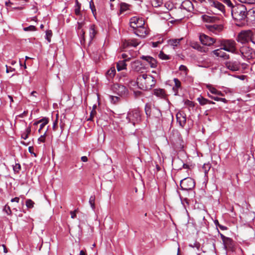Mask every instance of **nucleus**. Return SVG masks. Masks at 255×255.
Instances as JSON below:
<instances>
[{
	"instance_id": "nucleus-5",
	"label": "nucleus",
	"mask_w": 255,
	"mask_h": 255,
	"mask_svg": "<svg viewBox=\"0 0 255 255\" xmlns=\"http://www.w3.org/2000/svg\"><path fill=\"white\" fill-rule=\"evenodd\" d=\"M238 51V54H240L243 58L249 60L255 57V51L247 45L240 47Z\"/></svg>"
},
{
	"instance_id": "nucleus-16",
	"label": "nucleus",
	"mask_w": 255,
	"mask_h": 255,
	"mask_svg": "<svg viewBox=\"0 0 255 255\" xmlns=\"http://www.w3.org/2000/svg\"><path fill=\"white\" fill-rule=\"evenodd\" d=\"M131 68L134 71L139 73H143L144 70H145L141 62L138 60L131 63Z\"/></svg>"
},
{
	"instance_id": "nucleus-41",
	"label": "nucleus",
	"mask_w": 255,
	"mask_h": 255,
	"mask_svg": "<svg viewBox=\"0 0 255 255\" xmlns=\"http://www.w3.org/2000/svg\"><path fill=\"white\" fill-rule=\"evenodd\" d=\"M122 58H123V60H125V61H129L132 58V56L131 55L129 56L127 53H123L121 55Z\"/></svg>"
},
{
	"instance_id": "nucleus-53",
	"label": "nucleus",
	"mask_w": 255,
	"mask_h": 255,
	"mask_svg": "<svg viewBox=\"0 0 255 255\" xmlns=\"http://www.w3.org/2000/svg\"><path fill=\"white\" fill-rule=\"evenodd\" d=\"M128 8V5L126 4H122L121 5V11H125Z\"/></svg>"
},
{
	"instance_id": "nucleus-42",
	"label": "nucleus",
	"mask_w": 255,
	"mask_h": 255,
	"mask_svg": "<svg viewBox=\"0 0 255 255\" xmlns=\"http://www.w3.org/2000/svg\"><path fill=\"white\" fill-rule=\"evenodd\" d=\"M52 35V32L51 30H47L46 31L45 38L47 40L50 42L51 41V37Z\"/></svg>"
},
{
	"instance_id": "nucleus-35",
	"label": "nucleus",
	"mask_w": 255,
	"mask_h": 255,
	"mask_svg": "<svg viewBox=\"0 0 255 255\" xmlns=\"http://www.w3.org/2000/svg\"><path fill=\"white\" fill-rule=\"evenodd\" d=\"M151 3L152 6L158 7L163 4V0H151Z\"/></svg>"
},
{
	"instance_id": "nucleus-58",
	"label": "nucleus",
	"mask_w": 255,
	"mask_h": 255,
	"mask_svg": "<svg viewBox=\"0 0 255 255\" xmlns=\"http://www.w3.org/2000/svg\"><path fill=\"white\" fill-rule=\"evenodd\" d=\"M5 4L7 7H10L12 4V3L10 1V0H7L5 1Z\"/></svg>"
},
{
	"instance_id": "nucleus-37",
	"label": "nucleus",
	"mask_w": 255,
	"mask_h": 255,
	"mask_svg": "<svg viewBox=\"0 0 255 255\" xmlns=\"http://www.w3.org/2000/svg\"><path fill=\"white\" fill-rule=\"evenodd\" d=\"M95 196L94 195L91 196L89 199V202L93 210H94L95 209Z\"/></svg>"
},
{
	"instance_id": "nucleus-11",
	"label": "nucleus",
	"mask_w": 255,
	"mask_h": 255,
	"mask_svg": "<svg viewBox=\"0 0 255 255\" xmlns=\"http://www.w3.org/2000/svg\"><path fill=\"white\" fill-rule=\"evenodd\" d=\"M224 249L228 252H231L232 253H238V248H236V243L232 239L229 238L223 243Z\"/></svg>"
},
{
	"instance_id": "nucleus-63",
	"label": "nucleus",
	"mask_w": 255,
	"mask_h": 255,
	"mask_svg": "<svg viewBox=\"0 0 255 255\" xmlns=\"http://www.w3.org/2000/svg\"><path fill=\"white\" fill-rule=\"evenodd\" d=\"M27 113H28L27 111H24L23 113H22L19 115V117L20 118H23L27 115Z\"/></svg>"
},
{
	"instance_id": "nucleus-9",
	"label": "nucleus",
	"mask_w": 255,
	"mask_h": 255,
	"mask_svg": "<svg viewBox=\"0 0 255 255\" xmlns=\"http://www.w3.org/2000/svg\"><path fill=\"white\" fill-rule=\"evenodd\" d=\"M199 39L201 43L206 46H211L214 43H218V39L211 37L204 33H201L199 35Z\"/></svg>"
},
{
	"instance_id": "nucleus-43",
	"label": "nucleus",
	"mask_w": 255,
	"mask_h": 255,
	"mask_svg": "<svg viewBox=\"0 0 255 255\" xmlns=\"http://www.w3.org/2000/svg\"><path fill=\"white\" fill-rule=\"evenodd\" d=\"M214 223L217 227H218L222 230H226L228 229L227 227L220 224L217 220L214 221Z\"/></svg>"
},
{
	"instance_id": "nucleus-19",
	"label": "nucleus",
	"mask_w": 255,
	"mask_h": 255,
	"mask_svg": "<svg viewBox=\"0 0 255 255\" xmlns=\"http://www.w3.org/2000/svg\"><path fill=\"white\" fill-rule=\"evenodd\" d=\"M140 58L146 61L151 68H155L157 66V61L153 57L149 56H142Z\"/></svg>"
},
{
	"instance_id": "nucleus-31",
	"label": "nucleus",
	"mask_w": 255,
	"mask_h": 255,
	"mask_svg": "<svg viewBox=\"0 0 255 255\" xmlns=\"http://www.w3.org/2000/svg\"><path fill=\"white\" fill-rule=\"evenodd\" d=\"M183 38L172 39L168 40V44L174 48L177 47L180 43V42Z\"/></svg>"
},
{
	"instance_id": "nucleus-54",
	"label": "nucleus",
	"mask_w": 255,
	"mask_h": 255,
	"mask_svg": "<svg viewBox=\"0 0 255 255\" xmlns=\"http://www.w3.org/2000/svg\"><path fill=\"white\" fill-rule=\"evenodd\" d=\"M224 2H225L229 6L232 7L234 5L232 3L230 0H223Z\"/></svg>"
},
{
	"instance_id": "nucleus-2",
	"label": "nucleus",
	"mask_w": 255,
	"mask_h": 255,
	"mask_svg": "<svg viewBox=\"0 0 255 255\" xmlns=\"http://www.w3.org/2000/svg\"><path fill=\"white\" fill-rule=\"evenodd\" d=\"M231 13L233 18L237 21L245 20L248 14L246 7L241 3L237 4L232 6Z\"/></svg>"
},
{
	"instance_id": "nucleus-39",
	"label": "nucleus",
	"mask_w": 255,
	"mask_h": 255,
	"mask_svg": "<svg viewBox=\"0 0 255 255\" xmlns=\"http://www.w3.org/2000/svg\"><path fill=\"white\" fill-rule=\"evenodd\" d=\"M3 211L4 212L8 215H11L12 213L10 207L7 205H5L4 206L3 209Z\"/></svg>"
},
{
	"instance_id": "nucleus-18",
	"label": "nucleus",
	"mask_w": 255,
	"mask_h": 255,
	"mask_svg": "<svg viewBox=\"0 0 255 255\" xmlns=\"http://www.w3.org/2000/svg\"><path fill=\"white\" fill-rule=\"evenodd\" d=\"M139 44L136 39H130L128 40H125L123 42V46L124 48L128 47H136Z\"/></svg>"
},
{
	"instance_id": "nucleus-7",
	"label": "nucleus",
	"mask_w": 255,
	"mask_h": 255,
	"mask_svg": "<svg viewBox=\"0 0 255 255\" xmlns=\"http://www.w3.org/2000/svg\"><path fill=\"white\" fill-rule=\"evenodd\" d=\"M86 27V23L84 21L78 22L77 25L76 27V31L80 39V42L81 44H83L85 42V31L84 28Z\"/></svg>"
},
{
	"instance_id": "nucleus-14",
	"label": "nucleus",
	"mask_w": 255,
	"mask_h": 255,
	"mask_svg": "<svg viewBox=\"0 0 255 255\" xmlns=\"http://www.w3.org/2000/svg\"><path fill=\"white\" fill-rule=\"evenodd\" d=\"M134 33L139 37L144 38L148 34V30L143 26L133 29Z\"/></svg>"
},
{
	"instance_id": "nucleus-40",
	"label": "nucleus",
	"mask_w": 255,
	"mask_h": 255,
	"mask_svg": "<svg viewBox=\"0 0 255 255\" xmlns=\"http://www.w3.org/2000/svg\"><path fill=\"white\" fill-rule=\"evenodd\" d=\"M159 57L162 60H168L170 59V57L164 54L162 51H160L158 55Z\"/></svg>"
},
{
	"instance_id": "nucleus-15",
	"label": "nucleus",
	"mask_w": 255,
	"mask_h": 255,
	"mask_svg": "<svg viewBox=\"0 0 255 255\" xmlns=\"http://www.w3.org/2000/svg\"><path fill=\"white\" fill-rule=\"evenodd\" d=\"M177 121L181 127H184L186 123V114L182 112H179L176 114Z\"/></svg>"
},
{
	"instance_id": "nucleus-10",
	"label": "nucleus",
	"mask_w": 255,
	"mask_h": 255,
	"mask_svg": "<svg viewBox=\"0 0 255 255\" xmlns=\"http://www.w3.org/2000/svg\"><path fill=\"white\" fill-rule=\"evenodd\" d=\"M225 67L230 71L235 72L239 71L240 69L241 64L238 60H230L224 63Z\"/></svg>"
},
{
	"instance_id": "nucleus-20",
	"label": "nucleus",
	"mask_w": 255,
	"mask_h": 255,
	"mask_svg": "<svg viewBox=\"0 0 255 255\" xmlns=\"http://www.w3.org/2000/svg\"><path fill=\"white\" fill-rule=\"evenodd\" d=\"M223 49H222V47L218 49L214 50L212 51V53L215 55L217 57H220L223 58L225 59H228L229 58V55L222 51Z\"/></svg>"
},
{
	"instance_id": "nucleus-33",
	"label": "nucleus",
	"mask_w": 255,
	"mask_h": 255,
	"mask_svg": "<svg viewBox=\"0 0 255 255\" xmlns=\"http://www.w3.org/2000/svg\"><path fill=\"white\" fill-rule=\"evenodd\" d=\"M154 94L158 97H163L165 95L164 90L161 89H155Z\"/></svg>"
},
{
	"instance_id": "nucleus-8",
	"label": "nucleus",
	"mask_w": 255,
	"mask_h": 255,
	"mask_svg": "<svg viewBox=\"0 0 255 255\" xmlns=\"http://www.w3.org/2000/svg\"><path fill=\"white\" fill-rule=\"evenodd\" d=\"M195 185L194 179L190 177L185 178L180 181V186L183 190H191L194 188Z\"/></svg>"
},
{
	"instance_id": "nucleus-29",
	"label": "nucleus",
	"mask_w": 255,
	"mask_h": 255,
	"mask_svg": "<svg viewBox=\"0 0 255 255\" xmlns=\"http://www.w3.org/2000/svg\"><path fill=\"white\" fill-rule=\"evenodd\" d=\"M127 68L126 61L125 60H120L117 63V69L118 71L126 69Z\"/></svg>"
},
{
	"instance_id": "nucleus-23",
	"label": "nucleus",
	"mask_w": 255,
	"mask_h": 255,
	"mask_svg": "<svg viewBox=\"0 0 255 255\" xmlns=\"http://www.w3.org/2000/svg\"><path fill=\"white\" fill-rule=\"evenodd\" d=\"M161 116V113L160 111L158 109L154 108L153 109H152V116H151L150 120L154 119L155 121L158 123Z\"/></svg>"
},
{
	"instance_id": "nucleus-1",
	"label": "nucleus",
	"mask_w": 255,
	"mask_h": 255,
	"mask_svg": "<svg viewBox=\"0 0 255 255\" xmlns=\"http://www.w3.org/2000/svg\"><path fill=\"white\" fill-rule=\"evenodd\" d=\"M136 83L141 90H148L155 86L156 80L152 76L143 74L137 77Z\"/></svg>"
},
{
	"instance_id": "nucleus-45",
	"label": "nucleus",
	"mask_w": 255,
	"mask_h": 255,
	"mask_svg": "<svg viewBox=\"0 0 255 255\" xmlns=\"http://www.w3.org/2000/svg\"><path fill=\"white\" fill-rule=\"evenodd\" d=\"M20 169L21 166L19 163H16L13 167V169L15 173H18Z\"/></svg>"
},
{
	"instance_id": "nucleus-3",
	"label": "nucleus",
	"mask_w": 255,
	"mask_h": 255,
	"mask_svg": "<svg viewBox=\"0 0 255 255\" xmlns=\"http://www.w3.org/2000/svg\"><path fill=\"white\" fill-rule=\"evenodd\" d=\"M219 45H216V47L220 45L223 50L231 52L234 54H239V51L236 47L237 43L233 39H219L218 40Z\"/></svg>"
},
{
	"instance_id": "nucleus-38",
	"label": "nucleus",
	"mask_w": 255,
	"mask_h": 255,
	"mask_svg": "<svg viewBox=\"0 0 255 255\" xmlns=\"http://www.w3.org/2000/svg\"><path fill=\"white\" fill-rule=\"evenodd\" d=\"M26 206L28 208H32L34 206V202L31 199H27L25 203Z\"/></svg>"
},
{
	"instance_id": "nucleus-17",
	"label": "nucleus",
	"mask_w": 255,
	"mask_h": 255,
	"mask_svg": "<svg viewBox=\"0 0 255 255\" xmlns=\"http://www.w3.org/2000/svg\"><path fill=\"white\" fill-rule=\"evenodd\" d=\"M89 43H91L92 41L95 38L96 35L98 33L97 27L95 24H90L89 26Z\"/></svg>"
},
{
	"instance_id": "nucleus-61",
	"label": "nucleus",
	"mask_w": 255,
	"mask_h": 255,
	"mask_svg": "<svg viewBox=\"0 0 255 255\" xmlns=\"http://www.w3.org/2000/svg\"><path fill=\"white\" fill-rule=\"evenodd\" d=\"M28 137V135L26 133H25V132H23L22 134H21V138H23V139H26Z\"/></svg>"
},
{
	"instance_id": "nucleus-6",
	"label": "nucleus",
	"mask_w": 255,
	"mask_h": 255,
	"mask_svg": "<svg viewBox=\"0 0 255 255\" xmlns=\"http://www.w3.org/2000/svg\"><path fill=\"white\" fill-rule=\"evenodd\" d=\"M126 118L128 120L129 123H131L133 125L139 123L141 121L140 112L137 109L129 111Z\"/></svg>"
},
{
	"instance_id": "nucleus-52",
	"label": "nucleus",
	"mask_w": 255,
	"mask_h": 255,
	"mask_svg": "<svg viewBox=\"0 0 255 255\" xmlns=\"http://www.w3.org/2000/svg\"><path fill=\"white\" fill-rule=\"evenodd\" d=\"M218 233L220 235L221 238L223 241V243H224V242H225L229 238V237H227L225 236L223 234L220 233L219 231H218Z\"/></svg>"
},
{
	"instance_id": "nucleus-48",
	"label": "nucleus",
	"mask_w": 255,
	"mask_h": 255,
	"mask_svg": "<svg viewBox=\"0 0 255 255\" xmlns=\"http://www.w3.org/2000/svg\"><path fill=\"white\" fill-rule=\"evenodd\" d=\"M185 104L189 106V107L193 108L194 107V103L193 102L189 101L188 100H186L185 101Z\"/></svg>"
},
{
	"instance_id": "nucleus-57",
	"label": "nucleus",
	"mask_w": 255,
	"mask_h": 255,
	"mask_svg": "<svg viewBox=\"0 0 255 255\" xmlns=\"http://www.w3.org/2000/svg\"><path fill=\"white\" fill-rule=\"evenodd\" d=\"M57 127V120H56L53 124L52 128L54 130H56V128Z\"/></svg>"
},
{
	"instance_id": "nucleus-44",
	"label": "nucleus",
	"mask_w": 255,
	"mask_h": 255,
	"mask_svg": "<svg viewBox=\"0 0 255 255\" xmlns=\"http://www.w3.org/2000/svg\"><path fill=\"white\" fill-rule=\"evenodd\" d=\"M90 8L91 9L93 14H94V16H95L96 14V10L94 2L92 0H91L90 2Z\"/></svg>"
},
{
	"instance_id": "nucleus-32",
	"label": "nucleus",
	"mask_w": 255,
	"mask_h": 255,
	"mask_svg": "<svg viewBox=\"0 0 255 255\" xmlns=\"http://www.w3.org/2000/svg\"><path fill=\"white\" fill-rule=\"evenodd\" d=\"M198 101L199 102V104L202 105L204 106L206 104H208L210 103V101L204 98L203 97L200 96L197 99Z\"/></svg>"
},
{
	"instance_id": "nucleus-21",
	"label": "nucleus",
	"mask_w": 255,
	"mask_h": 255,
	"mask_svg": "<svg viewBox=\"0 0 255 255\" xmlns=\"http://www.w3.org/2000/svg\"><path fill=\"white\" fill-rule=\"evenodd\" d=\"M48 123V119L47 118H44L41 120H39L34 123V126H37L38 124H40L39 128L38 129L39 133H41L43 128L45 127V126L47 125Z\"/></svg>"
},
{
	"instance_id": "nucleus-24",
	"label": "nucleus",
	"mask_w": 255,
	"mask_h": 255,
	"mask_svg": "<svg viewBox=\"0 0 255 255\" xmlns=\"http://www.w3.org/2000/svg\"><path fill=\"white\" fill-rule=\"evenodd\" d=\"M191 46L193 48L197 50L198 51L201 52L206 53L208 51V48L207 47H205L201 46L197 42H194L192 44Z\"/></svg>"
},
{
	"instance_id": "nucleus-22",
	"label": "nucleus",
	"mask_w": 255,
	"mask_h": 255,
	"mask_svg": "<svg viewBox=\"0 0 255 255\" xmlns=\"http://www.w3.org/2000/svg\"><path fill=\"white\" fill-rule=\"evenodd\" d=\"M202 20L206 22H216L220 20V18L216 15L210 16L208 15H203L201 16Z\"/></svg>"
},
{
	"instance_id": "nucleus-12",
	"label": "nucleus",
	"mask_w": 255,
	"mask_h": 255,
	"mask_svg": "<svg viewBox=\"0 0 255 255\" xmlns=\"http://www.w3.org/2000/svg\"><path fill=\"white\" fill-rule=\"evenodd\" d=\"M129 24L131 28L135 29L144 25V21L141 17L134 16L130 18Z\"/></svg>"
},
{
	"instance_id": "nucleus-51",
	"label": "nucleus",
	"mask_w": 255,
	"mask_h": 255,
	"mask_svg": "<svg viewBox=\"0 0 255 255\" xmlns=\"http://www.w3.org/2000/svg\"><path fill=\"white\" fill-rule=\"evenodd\" d=\"M96 114V111L95 110H92V111L90 113V117L88 119V121H91V120H92L94 116H95V115Z\"/></svg>"
},
{
	"instance_id": "nucleus-60",
	"label": "nucleus",
	"mask_w": 255,
	"mask_h": 255,
	"mask_svg": "<svg viewBox=\"0 0 255 255\" xmlns=\"http://www.w3.org/2000/svg\"><path fill=\"white\" fill-rule=\"evenodd\" d=\"M19 201V198L18 197H15L14 198H12L11 199V202H16V203H18Z\"/></svg>"
},
{
	"instance_id": "nucleus-50",
	"label": "nucleus",
	"mask_w": 255,
	"mask_h": 255,
	"mask_svg": "<svg viewBox=\"0 0 255 255\" xmlns=\"http://www.w3.org/2000/svg\"><path fill=\"white\" fill-rule=\"evenodd\" d=\"M112 69V68H110L106 73V76L107 77V79L109 81L111 80V79L112 78L111 75H112V72H111V70Z\"/></svg>"
},
{
	"instance_id": "nucleus-34",
	"label": "nucleus",
	"mask_w": 255,
	"mask_h": 255,
	"mask_svg": "<svg viewBox=\"0 0 255 255\" xmlns=\"http://www.w3.org/2000/svg\"><path fill=\"white\" fill-rule=\"evenodd\" d=\"M48 130V127L46 128L45 130L44 131L43 134L41 135L38 138V143H40L41 142L44 143L45 141V137L47 134V131Z\"/></svg>"
},
{
	"instance_id": "nucleus-49",
	"label": "nucleus",
	"mask_w": 255,
	"mask_h": 255,
	"mask_svg": "<svg viewBox=\"0 0 255 255\" xmlns=\"http://www.w3.org/2000/svg\"><path fill=\"white\" fill-rule=\"evenodd\" d=\"M180 71H184L186 74H187L188 69L185 65H181L179 68Z\"/></svg>"
},
{
	"instance_id": "nucleus-36",
	"label": "nucleus",
	"mask_w": 255,
	"mask_h": 255,
	"mask_svg": "<svg viewBox=\"0 0 255 255\" xmlns=\"http://www.w3.org/2000/svg\"><path fill=\"white\" fill-rule=\"evenodd\" d=\"M211 167V165L210 163H208L204 164V165L202 166V169H203L204 172L205 173V175H206L208 173V172L209 171V170L210 169Z\"/></svg>"
},
{
	"instance_id": "nucleus-4",
	"label": "nucleus",
	"mask_w": 255,
	"mask_h": 255,
	"mask_svg": "<svg viewBox=\"0 0 255 255\" xmlns=\"http://www.w3.org/2000/svg\"><path fill=\"white\" fill-rule=\"evenodd\" d=\"M253 31L251 30H243L237 35L236 40L242 44L248 43L250 41L252 42Z\"/></svg>"
},
{
	"instance_id": "nucleus-55",
	"label": "nucleus",
	"mask_w": 255,
	"mask_h": 255,
	"mask_svg": "<svg viewBox=\"0 0 255 255\" xmlns=\"http://www.w3.org/2000/svg\"><path fill=\"white\" fill-rule=\"evenodd\" d=\"M76 211H77V210H75L74 211H71L70 212V214L71 215V218L74 219L75 218H76Z\"/></svg>"
},
{
	"instance_id": "nucleus-46",
	"label": "nucleus",
	"mask_w": 255,
	"mask_h": 255,
	"mask_svg": "<svg viewBox=\"0 0 255 255\" xmlns=\"http://www.w3.org/2000/svg\"><path fill=\"white\" fill-rule=\"evenodd\" d=\"M23 30L25 31H35L36 30V27L33 25H30L28 27H24L23 28Z\"/></svg>"
},
{
	"instance_id": "nucleus-26",
	"label": "nucleus",
	"mask_w": 255,
	"mask_h": 255,
	"mask_svg": "<svg viewBox=\"0 0 255 255\" xmlns=\"http://www.w3.org/2000/svg\"><path fill=\"white\" fill-rule=\"evenodd\" d=\"M144 110L147 120H150L152 113L151 104L149 103H146L145 105Z\"/></svg>"
},
{
	"instance_id": "nucleus-27",
	"label": "nucleus",
	"mask_w": 255,
	"mask_h": 255,
	"mask_svg": "<svg viewBox=\"0 0 255 255\" xmlns=\"http://www.w3.org/2000/svg\"><path fill=\"white\" fill-rule=\"evenodd\" d=\"M173 81L175 83V86L173 87L172 89L174 92V95H178V89L181 88V83L177 78H174Z\"/></svg>"
},
{
	"instance_id": "nucleus-47",
	"label": "nucleus",
	"mask_w": 255,
	"mask_h": 255,
	"mask_svg": "<svg viewBox=\"0 0 255 255\" xmlns=\"http://www.w3.org/2000/svg\"><path fill=\"white\" fill-rule=\"evenodd\" d=\"M242 3H245L248 4H255V0H238Z\"/></svg>"
},
{
	"instance_id": "nucleus-25",
	"label": "nucleus",
	"mask_w": 255,
	"mask_h": 255,
	"mask_svg": "<svg viewBox=\"0 0 255 255\" xmlns=\"http://www.w3.org/2000/svg\"><path fill=\"white\" fill-rule=\"evenodd\" d=\"M211 6L218 9L222 12H224L225 11L224 5L217 0H213L212 2Z\"/></svg>"
},
{
	"instance_id": "nucleus-59",
	"label": "nucleus",
	"mask_w": 255,
	"mask_h": 255,
	"mask_svg": "<svg viewBox=\"0 0 255 255\" xmlns=\"http://www.w3.org/2000/svg\"><path fill=\"white\" fill-rule=\"evenodd\" d=\"M119 99V97L113 95V98H112L113 102L116 103V102L118 101Z\"/></svg>"
},
{
	"instance_id": "nucleus-28",
	"label": "nucleus",
	"mask_w": 255,
	"mask_h": 255,
	"mask_svg": "<svg viewBox=\"0 0 255 255\" xmlns=\"http://www.w3.org/2000/svg\"><path fill=\"white\" fill-rule=\"evenodd\" d=\"M207 88L210 92L213 94L221 96H224V94L221 91L217 90L215 88L213 87L211 85H207Z\"/></svg>"
},
{
	"instance_id": "nucleus-30",
	"label": "nucleus",
	"mask_w": 255,
	"mask_h": 255,
	"mask_svg": "<svg viewBox=\"0 0 255 255\" xmlns=\"http://www.w3.org/2000/svg\"><path fill=\"white\" fill-rule=\"evenodd\" d=\"M88 52H89L90 56L91 57V58H92L93 59V60L95 62H97L99 61L100 56H99V54L97 52L94 51L91 52L90 49H88Z\"/></svg>"
},
{
	"instance_id": "nucleus-62",
	"label": "nucleus",
	"mask_w": 255,
	"mask_h": 255,
	"mask_svg": "<svg viewBox=\"0 0 255 255\" xmlns=\"http://www.w3.org/2000/svg\"><path fill=\"white\" fill-rule=\"evenodd\" d=\"M237 254H238V255H243V251L240 247L238 248V251Z\"/></svg>"
},
{
	"instance_id": "nucleus-64",
	"label": "nucleus",
	"mask_w": 255,
	"mask_h": 255,
	"mask_svg": "<svg viewBox=\"0 0 255 255\" xmlns=\"http://www.w3.org/2000/svg\"><path fill=\"white\" fill-rule=\"evenodd\" d=\"M252 43L255 44V30L253 31Z\"/></svg>"
},
{
	"instance_id": "nucleus-13",
	"label": "nucleus",
	"mask_w": 255,
	"mask_h": 255,
	"mask_svg": "<svg viewBox=\"0 0 255 255\" xmlns=\"http://www.w3.org/2000/svg\"><path fill=\"white\" fill-rule=\"evenodd\" d=\"M127 88L125 86L119 84H116L113 85V93L117 95L122 97L127 92Z\"/></svg>"
},
{
	"instance_id": "nucleus-56",
	"label": "nucleus",
	"mask_w": 255,
	"mask_h": 255,
	"mask_svg": "<svg viewBox=\"0 0 255 255\" xmlns=\"http://www.w3.org/2000/svg\"><path fill=\"white\" fill-rule=\"evenodd\" d=\"M24 132H25V133L29 135V134L31 132V127L29 126L28 128H27L25 129V131Z\"/></svg>"
}]
</instances>
